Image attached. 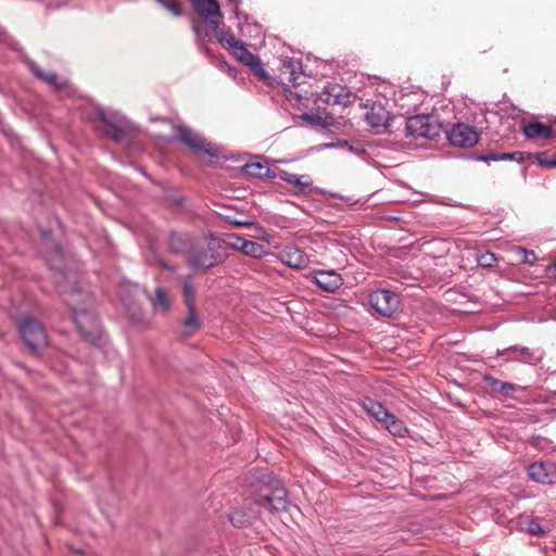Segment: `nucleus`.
Listing matches in <instances>:
<instances>
[{
	"instance_id": "9d476101",
	"label": "nucleus",
	"mask_w": 556,
	"mask_h": 556,
	"mask_svg": "<svg viewBox=\"0 0 556 556\" xmlns=\"http://www.w3.org/2000/svg\"><path fill=\"white\" fill-rule=\"evenodd\" d=\"M278 79L281 85L299 86L303 83L302 64L299 60L283 59L279 67Z\"/></svg>"
},
{
	"instance_id": "20e7f679",
	"label": "nucleus",
	"mask_w": 556,
	"mask_h": 556,
	"mask_svg": "<svg viewBox=\"0 0 556 556\" xmlns=\"http://www.w3.org/2000/svg\"><path fill=\"white\" fill-rule=\"evenodd\" d=\"M87 118L99 122L100 129L113 140L121 141L124 138L126 121L119 113L92 105Z\"/></svg>"
},
{
	"instance_id": "2f4dec72",
	"label": "nucleus",
	"mask_w": 556,
	"mask_h": 556,
	"mask_svg": "<svg viewBox=\"0 0 556 556\" xmlns=\"http://www.w3.org/2000/svg\"><path fill=\"white\" fill-rule=\"evenodd\" d=\"M382 105L380 103H375L369 111L365 113V119L367 124L371 128H379L381 124V112Z\"/></svg>"
},
{
	"instance_id": "a19ab883",
	"label": "nucleus",
	"mask_w": 556,
	"mask_h": 556,
	"mask_svg": "<svg viewBox=\"0 0 556 556\" xmlns=\"http://www.w3.org/2000/svg\"><path fill=\"white\" fill-rule=\"evenodd\" d=\"M369 301H370V304L372 305V307L378 312V313H381V308L379 307V293L378 292H374L370 294V298H369Z\"/></svg>"
},
{
	"instance_id": "a211bd4d",
	"label": "nucleus",
	"mask_w": 556,
	"mask_h": 556,
	"mask_svg": "<svg viewBox=\"0 0 556 556\" xmlns=\"http://www.w3.org/2000/svg\"><path fill=\"white\" fill-rule=\"evenodd\" d=\"M483 381L488 384L493 395H502L504 397H511L516 391L522 389L519 384L502 381L489 374L483 376Z\"/></svg>"
},
{
	"instance_id": "0eeeda50",
	"label": "nucleus",
	"mask_w": 556,
	"mask_h": 556,
	"mask_svg": "<svg viewBox=\"0 0 556 556\" xmlns=\"http://www.w3.org/2000/svg\"><path fill=\"white\" fill-rule=\"evenodd\" d=\"M446 138L454 147L471 148L478 143L480 134L468 124L456 123L446 131Z\"/></svg>"
},
{
	"instance_id": "72a5a7b5",
	"label": "nucleus",
	"mask_w": 556,
	"mask_h": 556,
	"mask_svg": "<svg viewBox=\"0 0 556 556\" xmlns=\"http://www.w3.org/2000/svg\"><path fill=\"white\" fill-rule=\"evenodd\" d=\"M155 1L175 16H180L182 13L177 0H155Z\"/></svg>"
},
{
	"instance_id": "7ed1b4c3",
	"label": "nucleus",
	"mask_w": 556,
	"mask_h": 556,
	"mask_svg": "<svg viewBox=\"0 0 556 556\" xmlns=\"http://www.w3.org/2000/svg\"><path fill=\"white\" fill-rule=\"evenodd\" d=\"M261 488L254 497V503L270 513L287 510L289 500L287 490L281 481L271 475H264L261 479Z\"/></svg>"
},
{
	"instance_id": "f8f14e48",
	"label": "nucleus",
	"mask_w": 556,
	"mask_h": 556,
	"mask_svg": "<svg viewBox=\"0 0 556 556\" xmlns=\"http://www.w3.org/2000/svg\"><path fill=\"white\" fill-rule=\"evenodd\" d=\"M277 178L286 181L291 187V191L296 195L309 194L313 189V179L309 175H296L287 170L279 169Z\"/></svg>"
},
{
	"instance_id": "473e14b6",
	"label": "nucleus",
	"mask_w": 556,
	"mask_h": 556,
	"mask_svg": "<svg viewBox=\"0 0 556 556\" xmlns=\"http://www.w3.org/2000/svg\"><path fill=\"white\" fill-rule=\"evenodd\" d=\"M217 38H218V41L220 43L227 46L231 50H233L236 47H238L240 43H242L241 41L236 39L233 34L228 33V31H220V33H218L217 34Z\"/></svg>"
},
{
	"instance_id": "2eb2a0df",
	"label": "nucleus",
	"mask_w": 556,
	"mask_h": 556,
	"mask_svg": "<svg viewBox=\"0 0 556 556\" xmlns=\"http://www.w3.org/2000/svg\"><path fill=\"white\" fill-rule=\"evenodd\" d=\"M232 54L235 58L244 64L245 66L250 67L251 71L261 79L266 80L268 78L267 72L263 68L261 64V60L251 53L243 43H240L238 47H236L232 50Z\"/></svg>"
},
{
	"instance_id": "49530a36",
	"label": "nucleus",
	"mask_w": 556,
	"mask_h": 556,
	"mask_svg": "<svg viewBox=\"0 0 556 556\" xmlns=\"http://www.w3.org/2000/svg\"><path fill=\"white\" fill-rule=\"evenodd\" d=\"M255 29L257 30V34L261 36V29H260V26H255Z\"/></svg>"
},
{
	"instance_id": "5701e85b",
	"label": "nucleus",
	"mask_w": 556,
	"mask_h": 556,
	"mask_svg": "<svg viewBox=\"0 0 556 556\" xmlns=\"http://www.w3.org/2000/svg\"><path fill=\"white\" fill-rule=\"evenodd\" d=\"M150 302L153 311L161 314L167 313L172 305L168 292L162 287L155 289V295L150 296Z\"/></svg>"
},
{
	"instance_id": "c85d7f7f",
	"label": "nucleus",
	"mask_w": 556,
	"mask_h": 556,
	"mask_svg": "<svg viewBox=\"0 0 556 556\" xmlns=\"http://www.w3.org/2000/svg\"><path fill=\"white\" fill-rule=\"evenodd\" d=\"M384 317H393L397 312L401 311L400 296L387 289H384Z\"/></svg>"
},
{
	"instance_id": "7c9ffc66",
	"label": "nucleus",
	"mask_w": 556,
	"mask_h": 556,
	"mask_svg": "<svg viewBox=\"0 0 556 556\" xmlns=\"http://www.w3.org/2000/svg\"><path fill=\"white\" fill-rule=\"evenodd\" d=\"M256 516L257 514L254 510L245 513L244 510L238 509L230 515L229 520L235 527L242 528L250 525Z\"/></svg>"
},
{
	"instance_id": "412c9836",
	"label": "nucleus",
	"mask_w": 556,
	"mask_h": 556,
	"mask_svg": "<svg viewBox=\"0 0 556 556\" xmlns=\"http://www.w3.org/2000/svg\"><path fill=\"white\" fill-rule=\"evenodd\" d=\"M27 64H28V68L31 71V73L37 78L41 79L42 81L49 84L50 86H52L56 89H62V88L66 87L67 81L65 79L59 78L54 73H45L33 61H27Z\"/></svg>"
},
{
	"instance_id": "b1692460",
	"label": "nucleus",
	"mask_w": 556,
	"mask_h": 556,
	"mask_svg": "<svg viewBox=\"0 0 556 556\" xmlns=\"http://www.w3.org/2000/svg\"><path fill=\"white\" fill-rule=\"evenodd\" d=\"M187 316L181 325V333L185 337L193 336L201 327V321L197 314V307H186Z\"/></svg>"
},
{
	"instance_id": "9b49d317",
	"label": "nucleus",
	"mask_w": 556,
	"mask_h": 556,
	"mask_svg": "<svg viewBox=\"0 0 556 556\" xmlns=\"http://www.w3.org/2000/svg\"><path fill=\"white\" fill-rule=\"evenodd\" d=\"M319 100L329 105H348L354 101V96L346 87L339 84H328L319 93Z\"/></svg>"
},
{
	"instance_id": "4be33fe9",
	"label": "nucleus",
	"mask_w": 556,
	"mask_h": 556,
	"mask_svg": "<svg viewBox=\"0 0 556 556\" xmlns=\"http://www.w3.org/2000/svg\"><path fill=\"white\" fill-rule=\"evenodd\" d=\"M416 93L409 92L404 93L402 90L397 93L394 92V105L399 106L402 112H400V116L406 117L405 114H408L412 110L417 106Z\"/></svg>"
},
{
	"instance_id": "bb28decb",
	"label": "nucleus",
	"mask_w": 556,
	"mask_h": 556,
	"mask_svg": "<svg viewBox=\"0 0 556 556\" xmlns=\"http://www.w3.org/2000/svg\"><path fill=\"white\" fill-rule=\"evenodd\" d=\"M523 134L529 139L549 138L552 136V127L539 122L529 123L525 126Z\"/></svg>"
},
{
	"instance_id": "39448f33",
	"label": "nucleus",
	"mask_w": 556,
	"mask_h": 556,
	"mask_svg": "<svg viewBox=\"0 0 556 556\" xmlns=\"http://www.w3.org/2000/svg\"><path fill=\"white\" fill-rule=\"evenodd\" d=\"M175 137L180 142L189 147L193 153L198 155H207L210 157H214L219 154V150L215 144L206 141L187 126H178L175 129Z\"/></svg>"
},
{
	"instance_id": "37998d69",
	"label": "nucleus",
	"mask_w": 556,
	"mask_h": 556,
	"mask_svg": "<svg viewBox=\"0 0 556 556\" xmlns=\"http://www.w3.org/2000/svg\"><path fill=\"white\" fill-rule=\"evenodd\" d=\"M383 349L384 351H391L393 352L395 350V342H387V340L384 339V345H383Z\"/></svg>"
},
{
	"instance_id": "aec40b11",
	"label": "nucleus",
	"mask_w": 556,
	"mask_h": 556,
	"mask_svg": "<svg viewBox=\"0 0 556 556\" xmlns=\"http://www.w3.org/2000/svg\"><path fill=\"white\" fill-rule=\"evenodd\" d=\"M520 529L533 536H543L547 530L541 525V520L538 517L530 515H521L518 521Z\"/></svg>"
},
{
	"instance_id": "1a4fd4ad",
	"label": "nucleus",
	"mask_w": 556,
	"mask_h": 556,
	"mask_svg": "<svg viewBox=\"0 0 556 556\" xmlns=\"http://www.w3.org/2000/svg\"><path fill=\"white\" fill-rule=\"evenodd\" d=\"M74 321L85 340L96 342L100 337V325L98 318L89 312H75Z\"/></svg>"
},
{
	"instance_id": "f257e3e1",
	"label": "nucleus",
	"mask_w": 556,
	"mask_h": 556,
	"mask_svg": "<svg viewBox=\"0 0 556 556\" xmlns=\"http://www.w3.org/2000/svg\"><path fill=\"white\" fill-rule=\"evenodd\" d=\"M393 126H396L401 134L415 139H435L440 132L438 121L433 116L425 114L409 117L388 115L384 118V135L391 136Z\"/></svg>"
},
{
	"instance_id": "6e6552de",
	"label": "nucleus",
	"mask_w": 556,
	"mask_h": 556,
	"mask_svg": "<svg viewBox=\"0 0 556 556\" xmlns=\"http://www.w3.org/2000/svg\"><path fill=\"white\" fill-rule=\"evenodd\" d=\"M496 355L505 362H520L529 365H536L542 361V354L527 346L511 345L504 350H498Z\"/></svg>"
},
{
	"instance_id": "a18cd8bd",
	"label": "nucleus",
	"mask_w": 556,
	"mask_h": 556,
	"mask_svg": "<svg viewBox=\"0 0 556 556\" xmlns=\"http://www.w3.org/2000/svg\"><path fill=\"white\" fill-rule=\"evenodd\" d=\"M228 71H229V73H230L231 75H233V76L236 75L235 70H233L232 67L228 66Z\"/></svg>"
},
{
	"instance_id": "c756f323",
	"label": "nucleus",
	"mask_w": 556,
	"mask_h": 556,
	"mask_svg": "<svg viewBox=\"0 0 556 556\" xmlns=\"http://www.w3.org/2000/svg\"><path fill=\"white\" fill-rule=\"evenodd\" d=\"M168 244L170 251L176 254L189 252L191 248L188 237L179 233H172Z\"/></svg>"
},
{
	"instance_id": "4c0bfd02",
	"label": "nucleus",
	"mask_w": 556,
	"mask_h": 556,
	"mask_svg": "<svg viewBox=\"0 0 556 556\" xmlns=\"http://www.w3.org/2000/svg\"><path fill=\"white\" fill-rule=\"evenodd\" d=\"M498 159H501V161H517V162L523 161L521 152L501 153Z\"/></svg>"
},
{
	"instance_id": "e433bc0d",
	"label": "nucleus",
	"mask_w": 556,
	"mask_h": 556,
	"mask_svg": "<svg viewBox=\"0 0 556 556\" xmlns=\"http://www.w3.org/2000/svg\"><path fill=\"white\" fill-rule=\"evenodd\" d=\"M536 160L540 165L546 166V167H556V160L549 159L546 153H538Z\"/></svg>"
},
{
	"instance_id": "f3484780",
	"label": "nucleus",
	"mask_w": 556,
	"mask_h": 556,
	"mask_svg": "<svg viewBox=\"0 0 556 556\" xmlns=\"http://www.w3.org/2000/svg\"><path fill=\"white\" fill-rule=\"evenodd\" d=\"M279 260L291 268H304L308 265V257L295 245L282 248L279 251Z\"/></svg>"
},
{
	"instance_id": "dca6fc26",
	"label": "nucleus",
	"mask_w": 556,
	"mask_h": 556,
	"mask_svg": "<svg viewBox=\"0 0 556 556\" xmlns=\"http://www.w3.org/2000/svg\"><path fill=\"white\" fill-rule=\"evenodd\" d=\"M309 279L326 292H334L343 285L342 277L334 270H316Z\"/></svg>"
},
{
	"instance_id": "ddd939ff",
	"label": "nucleus",
	"mask_w": 556,
	"mask_h": 556,
	"mask_svg": "<svg viewBox=\"0 0 556 556\" xmlns=\"http://www.w3.org/2000/svg\"><path fill=\"white\" fill-rule=\"evenodd\" d=\"M528 475L531 480L542 484L556 483V460L535 462L529 466Z\"/></svg>"
},
{
	"instance_id": "423d86ee",
	"label": "nucleus",
	"mask_w": 556,
	"mask_h": 556,
	"mask_svg": "<svg viewBox=\"0 0 556 556\" xmlns=\"http://www.w3.org/2000/svg\"><path fill=\"white\" fill-rule=\"evenodd\" d=\"M20 332L24 342L36 354L48 344L43 327L35 319H25L20 326Z\"/></svg>"
},
{
	"instance_id": "a878e982",
	"label": "nucleus",
	"mask_w": 556,
	"mask_h": 556,
	"mask_svg": "<svg viewBox=\"0 0 556 556\" xmlns=\"http://www.w3.org/2000/svg\"><path fill=\"white\" fill-rule=\"evenodd\" d=\"M384 429L392 435L403 438L407 433L404 422L384 409Z\"/></svg>"
},
{
	"instance_id": "ea45409f",
	"label": "nucleus",
	"mask_w": 556,
	"mask_h": 556,
	"mask_svg": "<svg viewBox=\"0 0 556 556\" xmlns=\"http://www.w3.org/2000/svg\"><path fill=\"white\" fill-rule=\"evenodd\" d=\"M520 251L523 254V263L526 264H533L536 260L533 251H528L526 249H520Z\"/></svg>"
},
{
	"instance_id": "cd10ccee",
	"label": "nucleus",
	"mask_w": 556,
	"mask_h": 556,
	"mask_svg": "<svg viewBox=\"0 0 556 556\" xmlns=\"http://www.w3.org/2000/svg\"><path fill=\"white\" fill-rule=\"evenodd\" d=\"M182 298L186 307H195L197 288L188 276L181 278Z\"/></svg>"
},
{
	"instance_id": "f03ea898",
	"label": "nucleus",
	"mask_w": 556,
	"mask_h": 556,
	"mask_svg": "<svg viewBox=\"0 0 556 556\" xmlns=\"http://www.w3.org/2000/svg\"><path fill=\"white\" fill-rule=\"evenodd\" d=\"M225 242L218 238H202L191 245L188 261L193 268L208 269L222 263L226 256Z\"/></svg>"
},
{
	"instance_id": "f704fd0d",
	"label": "nucleus",
	"mask_w": 556,
	"mask_h": 556,
	"mask_svg": "<svg viewBox=\"0 0 556 556\" xmlns=\"http://www.w3.org/2000/svg\"><path fill=\"white\" fill-rule=\"evenodd\" d=\"M497 262V258L494 253L486 252L479 256L478 263L482 267H492Z\"/></svg>"
},
{
	"instance_id": "393cba45",
	"label": "nucleus",
	"mask_w": 556,
	"mask_h": 556,
	"mask_svg": "<svg viewBox=\"0 0 556 556\" xmlns=\"http://www.w3.org/2000/svg\"><path fill=\"white\" fill-rule=\"evenodd\" d=\"M244 172L249 176L257 177V178H277V172L271 170L266 164L261 162H252L247 164L243 167Z\"/></svg>"
},
{
	"instance_id": "4468645a",
	"label": "nucleus",
	"mask_w": 556,
	"mask_h": 556,
	"mask_svg": "<svg viewBox=\"0 0 556 556\" xmlns=\"http://www.w3.org/2000/svg\"><path fill=\"white\" fill-rule=\"evenodd\" d=\"M194 10L207 20L214 28H217L222 22L220 7L217 0H190Z\"/></svg>"
},
{
	"instance_id": "79ce46f5",
	"label": "nucleus",
	"mask_w": 556,
	"mask_h": 556,
	"mask_svg": "<svg viewBox=\"0 0 556 556\" xmlns=\"http://www.w3.org/2000/svg\"><path fill=\"white\" fill-rule=\"evenodd\" d=\"M403 140H404V139H384V144L388 142V143H390V146H392L393 148H396V147H403V146H404Z\"/></svg>"
},
{
	"instance_id": "58836bf2",
	"label": "nucleus",
	"mask_w": 556,
	"mask_h": 556,
	"mask_svg": "<svg viewBox=\"0 0 556 556\" xmlns=\"http://www.w3.org/2000/svg\"><path fill=\"white\" fill-rule=\"evenodd\" d=\"M501 155V153H488V154H479V155H476V159L478 161H483V162H490V161H494V162H497V161H501V159H498V156Z\"/></svg>"
},
{
	"instance_id": "c03bdc74",
	"label": "nucleus",
	"mask_w": 556,
	"mask_h": 556,
	"mask_svg": "<svg viewBox=\"0 0 556 556\" xmlns=\"http://www.w3.org/2000/svg\"><path fill=\"white\" fill-rule=\"evenodd\" d=\"M160 265L163 267V268H166L168 269L169 271H173L174 268L172 266H169L167 263H165L164 261L160 260L159 261Z\"/></svg>"
},
{
	"instance_id": "6ab92c4d",
	"label": "nucleus",
	"mask_w": 556,
	"mask_h": 556,
	"mask_svg": "<svg viewBox=\"0 0 556 556\" xmlns=\"http://www.w3.org/2000/svg\"><path fill=\"white\" fill-rule=\"evenodd\" d=\"M230 239L232 240L230 244L245 255L258 258L265 254L264 247L257 242L245 240L239 236H231Z\"/></svg>"
},
{
	"instance_id": "c9c22d12",
	"label": "nucleus",
	"mask_w": 556,
	"mask_h": 556,
	"mask_svg": "<svg viewBox=\"0 0 556 556\" xmlns=\"http://www.w3.org/2000/svg\"><path fill=\"white\" fill-rule=\"evenodd\" d=\"M364 407L371 416H374L377 420H380L379 416L382 413V404L368 401V403L364 404Z\"/></svg>"
}]
</instances>
